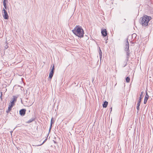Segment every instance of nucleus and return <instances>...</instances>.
Returning <instances> with one entry per match:
<instances>
[{"label":"nucleus","mask_w":153,"mask_h":153,"mask_svg":"<svg viewBox=\"0 0 153 153\" xmlns=\"http://www.w3.org/2000/svg\"><path fill=\"white\" fill-rule=\"evenodd\" d=\"M152 19L151 17L145 15L141 18V25L144 27L148 25L149 22Z\"/></svg>","instance_id":"nucleus-2"},{"label":"nucleus","mask_w":153,"mask_h":153,"mask_svg":"<svg viewBox=\"0 0 153 153\" xmlns=\"http://www.w3.org/2000/svg\"><path fill=\"white\" fill-rule=\"evenodd\" d=\"M130 79L128 77H127L126 78V81L127 82H130Z\"/></svg>","instance_id":"nucleus-15"},{"label":"nucleus","mask_w":153,"mask_h":153,"mask_svg":"<svg viewBox=\"0 0 153 153\" xmlns=\"http://www.w3.org/2000/svg\"><path fill=\"white\" fill-rule=\"evenodd\" d=\"M139 106H137V108L138 111H139Z\"/></svg>","instance_id":"nucleus-22"},{"label":"nucleus","mask_w":153,"mask_h":153,"mask_svg":"<svg viewBox=\"0 0 153 153\" xmlns=\"http://www.w3.org/2000/svg\"><path fill=\"white\" fill-rule=\"evenodd\" d=\"M34 120V118H31L27 122V123H30L32 122Z\"/></svg>","instance_id":"nucleus-14"},{"label":"nucleus","mask_w":153,"mask_h":153,"mask_svg":"<svg viewBox=\"0 0 153 153\" xmlns=\"http://www.w3.org/2000/svg\"><path fill=\"white\" fill-rule=\"evenodd\" d=\"M133 35L134 36H135L136 35V34H133Z\"/></svg>","instance_id":"nucleus-24"},{"label":"nucleus","mask_w":153,"mask_h":153,"mask_svg":"<svg viewBox=\"0 0 153 153\" xmlns=\"http://www.w3.org/2000/svg\"><path fill=\"white\" fill-rule=\"evenodd\" d=\"M108 102L106 101L104 102L103 104L102 105L103 108H106L108 104Z\"/></svg>","instance_id":"nucleus-11"},{"label":"nucleus","mask_w":153,"mask_h":153,"mask_svg":"<svg viewBox=\"0 0 153 153\" xmlns=\"http://www.w3.org/2000/svg\"><path fill=\"white\" fill-rule=\"evenodd\" d=\"M54 65H53V68L51 69V71L49 74V78L51 79L53 76L54 73Z\"/></svg>","instance_id":"nucleus-3"},{"label":"nucleus","mask_w":153,"mask_h":153,"mask_svg":"<svg viewBox=\"0 0 153 153\" xmlns=\"http://www.w3.org/2000/svg\"><path fill=\"white\" fill-rule=\"evenodd\" d=\"M17 97L16 96H13L12 100L10 101L11 105H13L14 102L16 101L17 100Z\"/></svg>","instance_id":"nucleus-5"},{"label":"nucleus","mask_w":153,"mask_h":153,"mask_svg":"<svg viewBox=\"0 0 153 153\" xmlns=\"http://www.w3.org/2000/svg\"><path fill=\"white\" fill-rule=\"evenodd\" d=\"M52 118L51 120V126H50V129H49V131H50L51 129V126H52Z\"/></svg>","instance_id":"nucleus-16"},{"label":"nucleus","mask_w":153,"mask_h":153,"mask_svg":"<svg viewBox=\"0 0 153 153\" xmlns=\"http://www.w3.org/2000/svg\"><path fill=\"white\" fill-rule=\"evenodd\" d=\"M126 51V55L128 56L129 55V50H128V51Z\"/></svg>","instance_id":"nucleus-18"},{"label":"nucleus","mask_w":153,"mask_h":153,"mask_svg":"<svg viewBox=\"0 0 153 153\" xmlns=\"http://www.w3.org/2000/svg\"><path fill=\"white\" fill-rule=\"evenodd\" d=\"M26 111L25 109H22L19 111V114L21 116H24L25 114Z\"/></svg>","instance_id":"nucleus-6"},{"label":"nucleus","mask_w":153,"mask_h":153,"mask_svg":"<svg viewBox=\"0 0 153 153\" xmlns=\"http://www.w3.org/2000/svg\"><path fill=\"white\" fill-rule=\"evenodd\" d=\"M72 31L76 36L80 37H83L84 32L81 27L76 26Z\"/></svg>","instance_id":"nucleus-1"},{"label":"nucleus","mask_w":153,"mask_h":153,"mask_svg":"<svg viewBox=\"0 0 153 153\" xmlns=\"http://www.w3.org/2000/svg\"><path fill=\"white\" fill-rule=\"evenodd\" d=\"M101 33L104 36H105L107 35V31L106 29H104L102 30Z\"/></svg>","instance_id":"nucleus-9"},{"label":"nucleus","mask_w":153,"mask_h":153,"mask_svg":"<svg viewBox=\"0 0 153 153\" xmlns=\"http://www.w3.org/2000/svg\"><path fill=\"white\" fill-rule=\"evenodd\" d=\"M102 52L101 50L100 49V50H99V54H100V59H101V58L102 57Z\"/></svg>","instance_id":"nucleus-12"},{"label":"nucleus","mask_w":153,"mask_h":153,"mask_svg":"<svg viewBox=\"0 0 153 153\" xmlns=\"http://www.w3.org/2000/svg\"><path fill=\"white\" fill-rule=\"evenodd\" d=\"M13 131H10V133L12 134V133Z\"/></svg>","instance_id":"nucleus-25"},{"label":"nucleus","mask_w":153,"mask_h":153,"mask_svg":"<svg viewBox=\"0 0 153 153\" xmlns=\"http://www.w3.org/2000/svg\"><path fill=\"white\" fill-rule=\"evenodd\" d=\"M129 44L128 39H127L126 42V46L125 49V51H128L129 50Z\"/></svg>","instance_id":"nucleus-7"},{"label":"nucleus","mask_w":153,"mask_h":153,"mask_svg":"<svg viewBox=\"0 0 153 153\" xmlns=\"http://www.w3.org/2000/svg\"><path fill=\"white\" fill-rule=\"evenodd\" d=\"M143 92H141V94L140 95V98H141V99L142 98V97H141V96H142V95L143 94Z\"/></svg>","instance_id":"nucleus-20"},{"label":"nucleus","mask_w":153,"mask_h":153,"mask_svg":"<svg viewBox=\"0 0 153 153\" xmlns=\"http://www.w3.org/2000/svg\"><path fill=\"white\" fill-rule=\"evenodd\" d=\"M149 96L147 94V92H146V95L145 96V99L144 100V103L145 104H146L147 102V100H148V99L149 98Z\"/></svg>","instance_id":"nucleus-8"},{"label":"nucleus","mask_w":153,"mask_h":153,"mask_svg":"<svg viewBox=\"0 0 153 153\" xmlns=\"http://www.w3.org/2000/svg\"><path fill=\"white\" fill-rule=\"evenodd\" d=\"M13 106L11 105H9V107H8V109L6 111V112L7 113H9L11 110V108L13 107Z\"/></svg>","instance_id":"nucleus-10"},{"label":"nucleus","mask_w":153,"mask_h":153,"mask_svg":"<svg viewBox=\"0 0 153 153\" xmlns=\"http://www.w3.org/2000/svg\"><path fill=\"white\" fill-rule=\"evenodd\" d=\"M2 11H4V14H3V17L5 19H7L8 18V16L7 11L5 10L4 8H3Z\"/></svg>","instance_id":"nucleus-4"},{"label":"nucleus","mask_w":153,"mask_h":153,"mask_svg":"<svg viewBox=\"0 0 153 153\" xmlns=\"http://www.w3.org/2000/svg\"><path fill=\"white\" fill-rule=\"evenodd\" d=\"M3 4L4 7L5 9H6V2H3Z\"/></svg>","instance_id":"nucleus-17"},{"label":"nucleus","mask_w":153,"mask_h":153,"mask_svg":"<svg viewBox=\"0 0 153 153\" xmlns=\"http://www.w3.org/2000/svg\"><path fill=\"white\" fill-rule=\"evenodd\" d=\"M141 98H139V100L138 101V103L137 104V106H140V104Z\"/></svg>","instance_id":"nucleus-13"},{"label":"nucleus","mask_w":153,"mask_h":153,"mask_svg":"<svg viewBox=\"0 0 153 153\" xmlns=\"http://www.w3.org/2000/svg\"><path fill=\"white\" fill-rule=\"evenodd\" d=\"M6 0H3V2H5V1Z\"/></svg>","instance_id":"nucleus-23"},{"label":"nucleus","mask_w":153,"mask_h":153,"mask_svg":"<svg viewBox=\"0 0 153 153\" xmlns=\"http://www.w3.org/2000/svg\"><path fill=\"white\" fill-rule=\"evenodd\" d=\"M46 140V139H45V140L44 141V142H43V143H42V144H40V145H37V146H40L41 145H42V144H43V143L45 142V141Z\"/></svg>","instance_id":"nucleus-19"},{"label":"nucleus","mask_w":153,"mask_h":153,"mask_svg":"<svg viewBox=\"0 0 153 153\" xmlns=\"http://www.w3.org/2000/svg\"><path fill=\"white\" fill-rule=\"evenodd\" d=\"M8 47V45H6L5 46V48L6 49H7Z\"/></svg>","instance_id":"nucleus-21"}]
</instances>
